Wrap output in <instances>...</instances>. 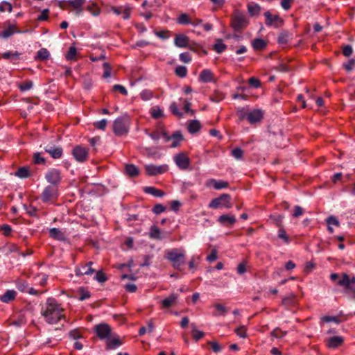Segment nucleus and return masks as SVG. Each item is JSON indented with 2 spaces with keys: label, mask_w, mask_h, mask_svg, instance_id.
I'll list each match as a JSON object with an SVG mask.
<instances>
[{
  "label": "nucleus",
  "mask_w": 355,
  "mask_h": 355,
  "mask_svg": "<svg viewBox=\"0 0 355 355\" xmlns=\"http://www.w3.org/2000/svg\"><path fill=\"white\" fill-rule=\"evenodd\" d=\"M64 309L53 298H48L42 306L41 313L46 322L56 324L64 318Z\"/></svg>",
  "instance_id": "f257e3e1"
},
{
  "label": "nucleus",
  "mask_w": 355,
  "mask_h": 355,
  "mask_svg": "<svg viewBox=\"0 0 355 355\" xmlns=\"http://www.w3.org/2000/svg\"><path fill=\"white\" fill-rule=\"evenodd\" d=\"M166 258L171 263L173 267L182 270V266L185 263V250L173 248L166 251Z\"/></svg>",
  "instance_id": "f03ea898"
},
{
  "label": "nucleus",
  "mask_w": 355,
  "mask_h": 355,
  "mask_svg": "<svg viewBox=\"0 0 355 355\" xmlns=\"http://www.w3.org/2000/svg\"><path fill=\"white\" fill-rule=\"evenodd\" d=\"M129 120L127 116L117 118L113 123V131L115 135L121 136L128 131Z\"/></svg>",
  "instance_id": "7ed1b4c3"
},
{
  "label": "nucleus",
  "mask_w": 355,
  "mask_h": 355,
  "mask_svg": "<svg viewBox=\"0 0 355 355\" xmlns=\"http://www.w3.org/2000/svg\"><path fill=\"white\" fill-rule=\"evenodd\" d=\"M248 24L246 16L239 10H236L232 19V26L236 31H240Z\"/></svg>",
  "instance_id": "20e7f679"
},
{
  "label": "nucleus",
  "mask_w": 355,
  "mask_h": 355,
  "mask_svg": "<svg viewBox=\"0 0 355 355\" xmlns=\"http://www.w3.org/2000/svg\"><path fill=\"white\" fill-rule=\"evenodd\" d=\"M230 199V196L228 194H222L218 198L213 199L209 203V207L211 209H218L220 207H224L230 209L232 207Z\"/></svg>",
  "instance_id": "39448f33"
},
{
  "label": "nucleus",
  "mask_w": 355,
  "mask_h": 355,
  "mask_svg": "<svg viewBox=\"0 0 355 355\" xmlns=\"http://www.w3.org/2000/svg\"><path fill=\"white\" fill-rule=\"evenodd\" d=\"M71 153L74 159L78 162L83 163L88 159V150L82 146H75Z\"/></svg>",
  "instance_id": "423d86ee"
},
{
  "label": "nucleus",
  "mask_w": 355,
  "mask_h": 355,
  "mask_svg": "<svg viewBox=\"0 0 355 355\" xmlns=\"http://www.w3.org/2000/svg\"><path fill=\"white\" fill-rule=\"evenodd\" d=\"M46 181L53 186L58 187L62 180L60 171L56 168L49 169L45 174Z\"/></svg>",
  "instance_id": "0eeeda50"
},
{
  "label": "nucleus",
  "mask_w": 355,
  "mask_h": 355,
  "mask_svg": "<svg viewBox=\"0 0 355 355\" xmlns=\"http://www.w3.org/2000/svg\"><path fill=\"white\" fill-rule=\"evenodd\" d=\"M94 331L96 336L101 340H107L112 335V330L110 327L105 323H101L95 325Z\"/></svg>",
  "instance_id": "6e6552de"
},
{
  "label": "nucleus",
  "mask_w": 355,
  "mask_h": 355,
  "mask_svg": "<svg viewBox=\"0 0 355 355\" xmlns=\"http://www.w3.org/2000/svg\"><path fill=\"white\" fill-rule=\"evenodd\" d=\"M246 117L250 123H255L260 121L263 117V112L261 110H253L248 112H241L240 118L241 119Z\"/></svg>",
  "instance_id": "1a4fd4ad"
},
{
  "label": "nucleus",
  "mask_w": 355,
  "mask_h": 355,
  "mask_svg": "<svg viewBox=\"0 0 355 355\" xmlns=\"http://www.w3.org/2000/svg\"><path fill=\"white\" fill-rule=\"evenodd\" d=\"M58 187L49 185L46 187L41 194V199L44 202H48L58 196Z\"/></svg>",
  "instance_id": "9d476101"
},
{
  "label": "nucleus",
  "mask_w": 355,
  "mask_h": 355,
  "mask_svg": "<svg viewBox=\"0 0 355 355\" xmlns=\"http://www.w3.org/2000/svg\"><path fill=\"white\" fill-rule=\"evenodd\" d=\"M93 262L89 261L84 265L76 267L75 272L77 276L91 275L95 270L92 268Z\"/></svg>",
  "instance_id": "9b49d317"
},
{
  "label": "nucleus",
  "mask_w": 355,
  "mask_h": 355,
  "mask_svg": "<svg viewBox=\"0 0 355 355\" xmlns=\"http://www.w3.org/2000/svg\"><path fill=\"white\" fill-rule=\"evenodd\" d=\"M168 168L166 165L156 166L154 164H148L145 166L146 172L149 175H156L162 174L167 171Z\"/></svg>",
  "instance_id": "f8f14e48"
},
{
  "label": "nucleus",
  "mask_w": 355,
  "mask_h": 355,
  "mask_svg": "<svg viewBox=\"0 0 355 355\" xmlns=\"http://www.w3.org/2000/svg\"><path fill=\"white\" fill-rule=\"evenodd\" d=\"M174 161L177 166L182 170L188 168L190 164L189 158L185 154L182 153L174 157Z\"/></svg>",
  "instance_id": "ddd939ff"
},
{
  "label": "nucleus",
  "mask_w": 355,
  "mask_h": 355,
  "mask_svg": "<svg viewBox=\"0 0 355 355\" xmlns=\"http://www.w3.org/2000/svg\"><path fill=\"white\" fill-rule=\"evenodd\" d=\"M337 284L343 287L345 290L353 288L352 284H355V277L349 278V275L346 273L342 275V277L337 281Z\"/></svg>",
  "instance_id": "4468645a"
},
{
  "label": "nucleus",
  "mask_w": 355,
  "mask_h": 355,
  "mask_svg": "<svg viewBox=\"0 0 355 355\" xmlns=\"http://www.w3.org/2000/svg\"><path fill=\"white\" fill-rule=\"evenodd\" d=\"M264 16L266 17L265 24L268 26H271L272 25L277 26L279 23L282 22V20L277 15H272L270 11H266L264 13Z\"/></svg>",
  "instance_id": "2eb2a0df"
},
{
  "label": "nucleus",
  "mask_w": 355,
  "mask_h": 355,
  "mask_svg": "<svg viewBox=\"0 0 355 355\" xmlns=\"http://www.w3.org/2000/svg\"><path fill=\"white\" fill-rule=\"evenodd\" d=\"M45 151L54 159H59L62 155V148L60 146L48 145L45 147Z\"/></svg>",
  "instance_id": "dca6fc26"
},
{
  "label": "nucleus",
  "mask_w": 355,
  "mask_h": 355,
  "mask_svg": "<svg viewBox=\"0 0 355 355\" xmlns=\"http://www.w3.org/2000/svg\"><path fill=\"white\" fill-rule=\"evenodd\" d=\"M207 187H212L216 190L227 188L228 183L223 180H216L215 179H209L206 183Z\"/></svg>",
  "instance_id": "f3484780"
},
{
  "label": "nucleus",
  "mask_w": 355,
  "mask_h": 355,
  "mask_svg": "<svg viewBox=\"0 0 355 355\" xmlns=\"http://www.w3.org/2000/svg\"><path fill=\"white\" fill-rule=\"evenodd\" d=\"M178 294L172 293L168 297L162 301V306L164 308H170L176 304L178 298Z\"/></svg>",
  "instance_id": "a211bd4d"
},
{
  "label": "nucleus",
  "mask_w": 355,
  "mask_h": 355,
  "mask_svg": "<svg viewBox=\"0 0 355 355\" xmlns=\"http://www.w3.org/2000/svg\"><path fill=\"white\" fill-rule=\"evenodd\" d=\"M8 27L1 31L3 35V38H8L9 37L12 36L14 33H21L20 31H19L17 28V26L15 24H11L10 22H7Z\"/></svg>",
  "instance_id": "6ab92c4d"
},
{
  "label": "nucleus",
  "mask_w": 355,
  "mask_h": 355,
  "mask_svg": "<svg viewBox=\"0 0 355 355\" xmlns=\"http://www.w3.org/2000/svg\"><path fill=\"white\" fill-rule=\"evenodd\" d=\"M174 43L178 47L184 48L188 46L189 38L184 34H178L175 37Z\"/></svg>",
  "instance_id": "aec40b11"
},
{
  "label": "nucleus",
  "mask_w": 355,
  "mask_h": 355,
  "mask_svg": "<svg viewBox=\"0 0 355 355\" xmlns=\"http://www.w3.org/2000/svg\"><path fill=\"white\" fill-rule=\"evenodd\" d=\"M247 8L248 13L251 17L258 16L261 10V6L254 2L248 3Z\"/></svg>",
  "instance_id": "412c9836"
},
{
  "label": "nucleus",
  "mask_w": 355,
  "mask_h": 355,
  "mask_svg": "<svg viewBox=\"0 0 355 355\" xmlns=\"http://www.w3.org/2000/svg\"><path fill=\"white\" fill-rule=\"evenodd\" d=\"M218 221L223 225H232L235 223L236 218L234 215H221L218 218Z\"/></svg>",
  "instance_id": "4be33fe9"
},
{
  "label": "nucleus",
  "mask_w": 355,
  "mask_h": 355,
  "mask_svg": "<svg viewBox=\"0 0 355 355\" xmlns=\"http://www.w3.org/2000/svg\"><path fill=\"white\" fill-rule=\"evenodd\" d=\"M343 343V338L341 336H332L327 339V345L329 348H336Z\"/></svg>",
  "instance_id": "5701e85b"
},
{
  "label": "nucleus",
  "mask_w": 355,
  "mask_h": 355,
  "mask_svg": "<svg viewBox=\"0 0 355 355\" xmlns=\"http://www.w3.org/2000/svg\"><path fill=\"white\" fill-rule=\"evenodd\" d=\"M199 80L202 83L212 82L214 80V74L209 69H204L200 73Z\"/></svg>",
  "instance_id": "b1692460"
},
{
  "label": "nucleus",
  "mask_w": 355,
  "mask_h": 355,
  "mask_svg": "<svg viewBox=\"0 0 355 355\" xmlns=\"http://www.w3.org/2000/svg\"><path fill=\"white\" fill-rule=\"evenodd\" d=\"M122 343L120 340L119 338L117 337H112V336L107 339V348L108 349H114L121 345Z\"/></svg>",
  "instance_id": "393cba45"
},
{
  "label": "nucleus",
  "mask_w": 355,
  "mask_h": 355,
  "mask_svg": "<svg viewBox=\"0 0 355 355\" xmlns=\"http://www.w3.org/2000/svg\"><path fill=\"white\" fill-rule=\"evenodd\" d=\"M17 295V292L14 290H8L3 295L0 296V300L4 303H8L12 301Z\"/></svg>",
  "instance_id": "a878e982"
},
{
  "label": "nucleus",
  "mask_w": 355,
  "mask_h": 355,
  "mask_svg": "<svg viewBox=\"0 0 355 355\" xmlns=\"http://www.w3.org/2000/svg\"><path fill=\"white\" fill-rule=\"evenodd\" d=\"M49 234L51 237L60 241H62L65 238L64 233L59 229L55 227L49 230Z\"/></svg>",
  "instance_id": "bb28decb"
},
{
  "label": "nucleus",
  "mask_w": 355,
  "mask_h": 355,
  "mask_svg": "<svg viewBox=\"0 0 355 355\" xmlns=\"http://www.w3.org/2000/svg\"><path fill=\"white\" fill-rule=\"evenodd\" d=\"M291 37V34L286 31H282L277 37V42L281 45L286 44Z\"/></svg>",
  "instance_id": "cd10ccee"
},
{
  "label": "nucleus",
  "mask_w": 355,
  "mask_h": 355,
  "mask_svg": "<svg viewBox=\"0 0 355 355\" xmlns=\"http://www.w3.org/2000/svg\"><path fill=\"white\" fill-rule=\"evenodd\" d=\"M144 191L146 193L151 194L155 197H162L164 195V193L162 191L153 187H146L144 189Z\"/></svg>",
  "instance_id": "c85d7f7f"
},
{
  "label": "nucleus",
  "mask_w": 355,
  "mask_h": 355,
  "mask_svg": "<svg viewBox=\"0 0 355 355\" xmlns=\"http://www.w3.org/2000/svg\"><path fill=\"white\" fill-rule=\"evenodd\" d=\"M20 53L15 51H7L2 53V58L6 60L10 59V61L15 62V60L19 58Z\"/></svg>",
  "instance_id": "c756f323"
},
{
  "label": "nucleus",
  "mask_w": 355,
  "mask_h": 355,
  "mask_svg": "<svg viewBox=\"0 0 355 355\" xmlns=\"http://www.w3.org/2000/svg\"><path fill=\"white\" fill-rule=\"evenodd\" d=\"M200 128V123L197 120H191L189 122L188 130L189 132L193 134L197 132Z\"/></svg>",
  "instance_id": "7c9ffc66"
},
{
  "label": "nucleus",
  "mask_w": 355,
  "mask_h": 355,
  "mask_svg": "<svg viewBox=\"0 0 355 355\" xmlns=\"http://www.w3.org/2000/svg\"><path fill=\"white\" fill-rule=\"evenodd\" d=\"M125 170L127 175L131 177L137 176L139 174L138 168L133 164H126Z\"/></svg>",
  "instance_id": "2f4dec72"
},
{
  "label": "nucleus",
  "mask_w": 355,
  "mask_h": 355,
  "mask_svg": "<svg viewBox=\"0 0 355 355\" xmlns=\"http://www.w3.org/2000/svg\"><path fill=\"white\" fill-rule=\"evenodd\" d=\"M67 3L75 8L78 13H80L82 11L81 7L85 3V0H69Z\"/></svg>",
  "instance_id": "473e14b6"
},
{
  "label": "nucleus",
  "mask_w": 355,
  "mask_h": 355,
  "mask_svg": "<svg viewBox=\"0 0 355 355\" xmlns=\"http://www.w3.org/2000/svg\"><path fill=\"white\" fill-rule=\"evenodd\" d=\"M150 113L153 119H157L164 116L163 110L159 106H154L150 109Z\"/></svg>",
  "instance_id": "72a5a7b5"
},
{
  "label": "nucleus",
  "mask_w": 355,
  "mask_h": 355,
  "mask_svg": "<svg viewBox=\"0 0 355 355\" xmlns=\"http://www.w3.org/2000/svg\"><path fill=\"white\" fill-rule=\"evenodd\" d=\"M148 136L153 139V140H158L161 137L165 138V140L167 141L170 139V137L165 132H154L151 133H148Z\"/></svg>",
  "instance_id": "f704fd0d"
},
{
  "label": "nucleus",
  "mask_w": 355,
  "mask_h": 355,
  "mask_svg": "<svg viewBox=\"0 0 355 355\" xmlns=\"http://www.w3.org/2000/svg\"><path fill=\"white\" fill-rule=\"evenodd\" d=\"M216 309V312L213 313L214 316L224 315L228 309L221 304H216L214 305Z\"/></svg>",
  "instance_id": "c9c22d12"
},
{
  "label": "nucleus",
  "mask_w": 355,
  "mask_h": 355,
  "mask_svg": "<svg viewBox=\"0 0 355 355\" xmlns=\"http://www.w3.org/2000/svg\"><path fill=\"white\" fill-rule=\"evenodd\" d=\"M149 236L151 239L161 240L163 237L161 236L160 230L156 226H152L150 230Z\"/></svg>",
  "instance_id": "e433bc0d"
},
{
  "label": "nucleus",
  "mask_w": 355,
  "mask_h": 355,
  "mask_svg": "<svg viewBox=\"0 0 355 355\" xmlns=\"http://www.w3.org/2000/svg\"><path fill=\"white\" fill-rule=\"evenodd\" d=\"M252 45L255 50H261L265 48L266 43L263 40L257 38L252 40Z\"/></svg>",
  "instance_id": "4c0bfd02"
},
{
  "label": "nucleus",
  "mask_w": 355,
  "mask_h": 355,
  "mask_svg": "<svg viewBox=\"0 0 355 355\" xmlns=\"http://www.w3.org/2000/svg\"><path fill=\"white\" fill-rule=\"evenodd\" d=\"M15 175L20 178H26L30 175V172L28 168L21 167L15 172Z\"/></svg>",
  "instance_id": "58836bf2"
},
{
  "label": "nucleus",
  "mask_w": 355,
  "mask_h": 355,
  "mask_svg": "<svg viewBox=\"0 0 355 355\" xmlns=\"http://www.w3.org/2000/svg\"><path fill=\"white\" fill-rule=\"evenodd\" d=\"M141 98L143 101H147L154 97L153 92L149 89H144L139 94Z\"/></svg>",
  "instance_id": "ea45409f"
},
{
  "label": "nucleus",
  "mask_w": 355,
  "mask_h": 355,
  "mask_svg": "<svg viewBox=\"0 0 355 355\" xmlns=\"http://www.w3.org/2000/svg\"><path fill=\"white\" fill-rule=\"evenodd\" d=\"M16 287L21 292L26 293L28 291V284L26 281L19 279L16 282Z\"/></svg>",
  "instance_id": "a19ab883"
},
{
  "label": "nucleus",
  "mask_w": 355,
  "mask_h": 355,
  "mask_svg": "<svg viewBox=\"0 0 355 355\" xmlns=\"http://www.w3.org/2000/svg\"><path fill=\"white\" fill-rule=\"evenodd\" d=\"M208 345L210 346L212 351L215 353H218L223 349V346L215 340L209 341Z\"/></svg>",
  "instance_id": "79ce46f5"
},
{
  "label": "nucleus",
  "mask_w": 355,
  "mask_h": 355,
  "mask_svg": "<svg viewBox=\"0 0 355 355\" xmlns=\"http://www.w3.org/2000/svg\"><path fill=\"white\" fill-rule=\"evenodd\" d=\"M50 55L49 51L46 49H41L37 53V59H40L42 60H47Z\"/></svg>",
  "instance_id": "37998d69"
},
{
  "label": "nucleus",
  "mask_w": 355,
  "mask_h": 355,
  "mask_svg": "<svg viewBox=\"0 0 355 355\" xmlns=\"http://www.w3.org/2000/svg\"><path fill=\"white\" fill-rule=\"evenodd\" d=\"M226 49V45L221 40H218L216 41V44L214 46V49L218 53H220L225 51Z\"/></svg>",
  "instance_id": "c03bdc74"
},
{
  "label": "nucleus",
  "mask_w": 355,
  "mask_h": 355,
  "mask_svg": "<svg viewBox=\"0 0 355 355\" xmlns=\"http://www.w3.org/2000/svg\"><path fill=\"white\" fill-rule=\"evenodd\" d=\"M77 51L76 47L71 46L66 54V59L67 60H73L76 58Z\"/></svg>",
  "instance_id": "a18cd8bd"
},
{
  "label": "nucleus",
  "mask_w": 355,
  "mask_h": 355,
  "mask_svg": "<svg viewBox=\"0 0 355 355\" xmlns=\"http://www.w3.org/2000/svg\"><path fill=\"white\" fill-rule=\"evenodd\" d=\"M6 10H7L9 12H11L12 10V6L10 3L3 1L0 3V12H3Z\"/></svg>",
  "instance_id": "49530a36"
},
{
  "label": "nucleus",
  "mask_w": 355,
  "mask_h": 355,
  "mask_svg": "<svg viewBox=\"0 0 355 355\" xmlns=\"http://www.w3.org/2000/svg\"><path fill=\"white\" fill-rule=\"evenodd\" d=\"M178 21L180 24H190L191 18H189L187 14L184 13L179 16Z\"/></svg>",
  "instance_id": "de8ad7c7"
},
{
  "label": "nucleus",
  "mask_w": 355,
  "mask_h": 355,
  "mask_svg": "<svg viewBox=\"0 0 355 355\" xmlns=\"http://www.w3.org/2000/svg\"><path fill=\"white\" fill-rule=\"evenodd\" d=\"M33 82L32 81H26L19 85V88L21 92H26L31 89L33 87Z\"/></svg>",
  "instance_id": "09e8293b"
},
{
  "label": "nucleus",
  "mask_w": 355,
  "mask_h": 355,
  "mask_svg": "<svg viewBox=\"0 0 355 355\" xmlns=\"http://www.w3.org/2000/svg\"><path fill=\"white\" fill-rule=\"evenodd\" d=\"M286 335V331H284L279 328L275 329L271 332V336L275 338H282V337L285 336Z\"/></svg>",
  "instance_id": "8fccbe9b"
},
{
  "label": "nucleus",
  "mask_w": 355,
  "mask_h": 355,
  "mask_svg": "<svg viewBox=\"0 0 355 355\" xmlns=\"http://www.w3.org/2000/svg\"><path fill=\"white\" fill-rule=\"evenodd\" d=\"M232 155L236 159H241L243 155V151L240 148H236L232 150Z\"/></svg>",
  "instance_id": "3c124183"
},
{
  "label": "nucleus",
  "mask_w": 355,
  "mask_h": 355,
  "mask_svg": "<svg viewBox=\"0 0 355 355\" xmlns=\"http://www.w3.org/2000/svg\"><path fill=\"white\" fill-rule=\"evenodd\" d=\"M187 68L184 66H179L175 69V73L180 77H185L187 76Z\"/></svg>",
  "instance_id": "603ef678"
},
{
  "label": "nucleus",
  "mask_w": 355,
  "mask_h": 355,
  "mask_svg": "<svg viewBox=\"0 0 355 355\" xmlns=\"http://www.w3.org/2000/svg\"><path fill=\"white\" fill-rule=\"evenodd\" d=\"M107 121L106 119H102L94 123V125L96 128L99 130H104L107 125Z\"/></svg>",
  "instance_id": "864d4df0"
},
{
  "label": "nucleus",
  "mask_w": 355,
  "mask_h": 355,
  "mask_svg": "<svg viewBox=\"0 0 355 355\" xmlns=\"http://www.w3.org/2000/svg\"><path fill=\"white\" fill-rule=\"evenodd\" d=\"M170 110L174 115H175L177 116H178L180 118L182 116V114L179 111L175 103L173 102L171 104Z\"/></svg>",
  "instance_id": "5fc2aeb1"
},
{
  "label": "nucleus",
  "mask_w": 355,
  "mask_h": 355,
  "mask_svg": "<svg viewBox=\"0 0 355 355\" xmlns=\"http://www.w3.org/2000/svg\"><path fill=\"white\" fill-rule=\"evenodd\" d=\"M343 67L347 71H351L355 67V60L351 59L343 64Z\"/></svg>",
  "instance_id": "6e6d98bb"
},
{
  "label": "nucleus",
  "mask_w": 355,
  "mask_h": 355,
  "mask_svg": "<svg viewBox=\"0 0 355 355\" xmlns=\"http://www.w3.org/2000/svg\"><path fill=\"white\" fill-rule=\"evenodd\" d=\"M326 222L328 225H335L338 227L340 225V223L338 220L334 216H330L326 219Z\"/></svg>",
  "instance_id": "4d7b16f0"
},
{
  "label": "nucleus",
  "mask_w": 355,
  "mask_h": 355,
  "mask_svg": "<svg viewBox=\"0 0 355 355\" xmlns=\"http://www.w3.org/2000/svg\"><path fill=\"white\" fill-rule=\"evenodd\" d=\"M94 279L100 283H103L107 280L105 274L101 271H97L96 272Z\"/></svg>",
  "instance_id": "13d9d810"
},
{
  "label": "nucleus",
  "mask_w": 355,
  "mask_h": 355,
  "mask_svg": "<svg viewBox=\"0 0 355 355\" xmlns=\"http://www.w3.org/2000/svg\"><path fill=\"white\" fill-rule=\"evenodd\" d=\"M322 320L325 322H335V323H339L340 320L335 316H330V315H324L322 318Z\"/></svg>",
  "instance_id": "bf43d9fd"
},
{
  "label": "nucleus",
  "mask_w": 355,
  "mask_h": 355,
  "mask_svg": "<svg viewBox=\"0 0 355 355\" xmlns=\"http://www.w3.org/2000/svg\"><path fill=\"white\" fill-rule=\"evenodd\" d=\"M103 68H104V73H103V78H109L111 76V67L107 62L103 63Z\"/></svg>",
  "instance_id": "052dcab7"
},
{
  "label": "nucleus",
  "mask_w": 355,
  "mask_h": 355,
  "mask_svg": "<svg viewBox=\"0 0 355 355\" xmlns=\"http://www.w3.org/2000/svg\"><path fill=\"white\" fill-rule=\"evenodd\" d=\"M166 210V207L161 204H157L153 209V212L155 214H159Z\"/></svg>",
  "instance_id": "680f3d73"
},
{
  "label": "nucleus",
  "mask_w": 355,
  "mask_h": 355,
  "mask_svg": "<svg viewBox=\"0 0 355 355\" xmlns=\"http://www.w3.org/2000/svg\"><path fill=\"white\" fill-rule=\"evenodd\" d=\"M113 89L115 91H119L122 94L127 96L128 95V91L127 89L121 85H114L113 86Z\"/></svg>",
  "instance_id": "e2e57ef3"
},
{
  "label": "nucleus",
  "mask_w": 355,
  "mask_h": 355,
  "mask_svg": "<svg viewBox=\"0 0 355 355\" xmlns=\"http://www.w3.org/2000/svg\"><path fill=\"white\" fill-rule=\"evenodd\" d=\"M34 162L37 164H44L45 160L39 153H35L33 156Z\"/></svg>",
  "instance_id": "0e129e2a"
},
{
  "label": "nucleus",
  "mask_w": 355,
  "mask_h": 355,
  "mask_svg": "<svg viewBox=\"0 0 355 355\" xmlns=\"http://www.w3.org/2000/svg\"><path fill=\"white\" fill-rule=\"evenodd\" d=\"M180 60L184 63H189L191 60L190 55L188 53H180Z\"/></svg>",
  "instance_id": "69168bd1"
},
{
  "label": "nucleus",
  "mask_w": 355,
  "mask_h": 355,
  "mask_svg": "<svg viewBox=\"0 0 355 355\" xmlns=\"http://www.w3.org/2000/svg\"><path fill=\"white\" fill-rule=\"evenodd\" d=\"M217 250L213 249L211 253L207 257V260L209 262H212L217 259Z\"/></svg>",
  "instance_id": "338daca9"
},
{
  "label": "nucleus",
  "mask_w": 355,
  "mask_h": 355,
  "mask_svg": "<svg viewBox=\"0 0 355 355\" xmlns=\"http://www.w3.org/2000/svg\"><path fill=\"white\" fill-rule=\"evenodd\" d=\"M293 1L294 0H282L281 6L284 10H287L290 9L291 4Z\"/></svg>",
  "instance_id": "774afa93"
}]
</instances>
